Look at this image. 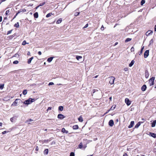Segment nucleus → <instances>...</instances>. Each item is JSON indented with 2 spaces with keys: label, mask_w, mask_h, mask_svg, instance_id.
<instances>
[{
  "label": "nucleus",
  "mask_w": 156,
  "mask_h": 156,
  "mask_svg": "<svg viewBox=\"0 0 156 156\" xmlns=\"http://www.w3.org/2000/svg\"><path fill=\"white\" fill-rule=\"evenodd\" d=\"M34 99L29 98L28 100H25L24 101L23 103L25 105H28L31 103L32 102H34Z\"/></svg>",
  "instance_id": "nucleus-1"
},
{
  "label": "nucleus",
  "mask_w": 156,
  "mask_h": 156,
  "mask_svg": "<svg viewBox=\"0 0 156 156\" xmlns=\"http://www.w3.org/2000/svg\"><path fill=\"white\" fill-rule=\"evenodd\" d=\"M20 99H16L15 101L13 102L12 106H16L17 105V104L20 102Z\"/></svg>",
  "instance_id": "nucleus-2"
},
{
  "label": "nucleus",
  "mask_w": 156,
  "mask_h": 156,
  "mask_svg": "<svg viewBox=\"0 0 156 156\" xmlns=\"http://www.w3.org/2000/svg\"><path fill=\"white\" fill-rule=\"evenodd\" d=\"M115 79V78L114 76H112L109 77V83L111 84H113L114 83Z\"/></svg>",
  "instance_id": "nucleus-3"
},
{
  "label": "nucleus",
  "mask_w": 156,
  "mask_h": 156,
  "mask_svg": "<svg viewBox=\"0 0 156 156\" xmlns=\"http://www.w3.org/2000/svg\"><path fill=\"white\" fill-rule=\"evenodd\" d=\"M8 18L7 17H4L2 23V24L4 25H7L9 24V22H7Z\"/></svg>",
  "instance_id": "nucleus-4"
},
{
  "label": "nucleus",
  "mask_w": 156,
  "mask_h": 156,
  "mask_svg": "<svg viewBox=\"0 0 156 156\" xmlns=\"http://www.w3.org/2000/svg\"><path fill=\"white\" fill-rule=\"evenodd\" d=\"M154 77H152L149 80V83L150 86H151L154 84Z\"/></svg>",
  "instance_id": "nucleus-5"
},
{
  "label": "nucleus",
  "mask_w": 156,
  "mask_h": 156,
  "mask_svg": "<svg viewBox=\"0 0 156 156\" xmlns=\"http://www.w3.org/2000/svg\"><path fill=\"white\" fill-rule=\"evenodd\" d=\"M86 147V145H83L82 143H80V144L78 145V147L80 149L83 148V149H84Z\"/></svg>",
  "instance_id": "nucleus-6"
},
{
  "label": "nucleus",
  "mask_w": 156,
  "mask_h": 156,
  "mask_svg": "<svg viewBox=\"0 0 156 156\" xmlns=\"http://www.w3.org/2000/svg\"><path fill=\"white\" fill-rule=\"evenodd\" d=\"M125 101L128 106H129L131 104V102L128 98H126L125 99Z\"/></svg>",
  "instance_id": "nucleus-7"
},
{
  "label": "nucleus",
  "mask_w": 156,
  "mask_h": 156,
  "mask_svg": "<svg viewBox=\"0 0 156 156\" xmlns=\"http://www.w3.org/2000/svg\"><path fill=\"white\" fill-rule=\"evenodd\" d=\"M149 55V50H146L144 53V57L145 58H147Z\"/></svg>",
  "instance_id": "nucleus-8"
},
{
  "label": "nucleus",
  "mask_w": 156,
  "mask_h": 156,
  "mask_svg": "<svg viewBox=\"0 0 156 156\" xmlns=\"http://www.w3.org/2000/svg\"><path fill=\"white\" fill-rule=\"evenodd\" d=\"M64 118V115L61 114H59L58 115V118L61 119H63Z\"/></svg>",
  "instance_id": "nucleus-9"
},
{
  "label": "nucleus",
  "mask_w": 156,
  "mask_h": 156,
  "mask_svg": "<svg viewBox=\"0 0 156 156\" xmlns=\"http://www.w3.org/2000/svg\"><path fill=\"white\" fill-rule=\"evenodd\" d=\"M108 124L110 126H112L114 124V121L112 120H111L108 122Z\"/></svg>",
  "instance_id": "nucleus-10"
},
{
  "label": "nucleus",
  "mask_w": 156,
  "mask_h": 156,
  "mask_svg": "<svg viewBox=\"0 0 156 156\" xmlns=\"http://www.w3.org/2000/svg\"><path fill=\"white\" fill-rule=\"evenodd\" d=\"M134 121H131L130 122V125H129V126H128V128H132L133 126L134 125Z\"/></svg>",
  "instance_id": "nucleus-11"
},
{
  "label": "nucleus",
  "mask_w": 156,
  "mask_h": 156,
  "mask_svg": "<svg viewBox=\"0 0 156 156\" xmlns=\"http://www.w3.org/2000/svg\"><path fill=\"white\" fill-rule=\"evenodd\" d=\"M153 33V31L151 30H149L148 31L146 34L147 36H148L150 35V34H152Z\"/></svg>",
  "instance_id": "nucleus-12"
},
{
  "label": "nucleus",
  "mask_w": 156,
  "mask_h": 156,
  "mask_svg": "<svg viewBox=\"0 0 156 156\" xmlns=\"http://www.w3.org/2000/svg\"><path fill=\"white\" fill-rule=\"evenodd\" d=\"M16 117H14L10 118V121L12 122H14L16 121Z\"/></svg>",
  "instance_id": "nucleus-13"
},
{
  "label": "nucleus",
  "mask_w": 156,
  "mask_h": 156,
  "mask_svg": "<svg viewBox=\"0 0 156 156\" xmlns=\"http://www.w3.org/2000/svg\"><path fill=\"white\" fill-rule=\"evenodd\" d=\"M149 135L151 136L154 138H156V134L152 133H150Z\"/></svg>",
  "instance_id": "nucleus-14"
},
{
  "label": "nucleus",
  "mask_w": 156,
  "mask_h": 156,
  "mask_svg": "<svg viewBox=\"0 0 156 156\" xmlns=\"http://www.w3.org/2000/svg\"><path fill=\"white\" fill-rule=\"evenodd\" d=\"M154 40L153 39H151L149 42V44L148 45V46L150 47L151 45H152L154 43Z\"/></svg>",
  "instance_id": "nucleus-15"
},
{
  "label": "nucleus",
  "mask_w": 156,
  "mask_h": 156,
  "mask_svg": "<svg viewBox=\"0 0 156 156\" xmlns=\"http://www.w3.org/2000/svg\"><path fill=\"white\" fill-rule=\"evenodd\" d=\"M146 86L145 85H144L142 87L141 90L142 91H144L146 90Z\"/></svg>",
  "instance_id": "nucleus-16"
},
{
  "label": "nucleus",
  "mask_w": 156,
  "mask_h": 156,
  "mask_svg": "<svg viewBox=\"0 0 156 156\" xmlns=\"http://www.w3.org/2000/svg\"><path fill=\"white\" fill-rule=\"evenodd\" d=\"M143 123L142 122H139L135 126V128H138L140 125L141 123Z\"/></svg>",
  "instance_id": "nucleus-17"
},
{
  "label": "nucleus",
  "mask_w": 156,
  "mask_h": 156,
  "mask_svg": "<svg viewBox=\"0 0 156 156\" xmlns=\"http://www.w3.org/2000/svg\"><path fill=\"white\" fill-rule=\"evenodd\" d=\"M33 58L34 57H32L29 59L27 62L28 63V64H30L31 62V61L33 59Z\"/></svg>",
  "instance_id": "nucleus-18"
},
{
  "label": "nucleus",
  "mask_w": 156,
  "mask_h": 156,
  "mask_svg": "<svg viewBox=\"0 0 156 156\" xmlns=\"http://www.w3.org/2000/svg\"><path fill=\"white\" fill-rule=\"evenodd\" d=\"M79 121L82 122L83 121V119L81 116H80L78 119Z\"/></svg>",
  "instance_id": "nucleus-19"
},
{
  "label": "nucleus",
  "mask_w": 156,
  "mask_h": 156,
  "mask_svg": "<svg viewBox=\"0 0 156 156\" xmlns=\"http://www.w3.org/2000/svg\"><path fill=\"white\" fill-rule=\"evenodd\" d=\"M62 131L63 133H68V132L64 128H62Z\"/></svg>",
  "instance_id": "nucleus-20"
},
{
  "label": "nucleus",
  "mask_w": 156,
  "mask_h": 156,
  "mask_svg": "<svg viewBox=\"0 0 156 156\" xmlns=\"http://www.w3.org/2000/svg\"><path fill=\"white\" fill-rule=\"evenodd\" d=\"M156 124V120H155L152 123L151 126L152 127H154L155 126Z\"/></svg>",
  "instance_id": "nucleus-21"
},
{
  "label": "nucleus",
  "mask_w": 156,
  "mask_h": 156,
  "mask_svg": "<svg viewBox=\"0 0 156 156\" xmlns=\"http://www.w3.org/2000/svg\"><path fill=\"white\" fill-rule=\"evenodd\" d=\"M53 57H50L49 58H48V59H47V61L49 62H51L52 61V60H53Z\"/></svg>",
  "instance_id": "nucleus-22"
},
{
  "label": "nucleus",
  "mask_w": 156,
  "mask_h": 156,
  "mask_svg": "<svg viewBox=\"0 0 156 156\" xmlns=\"http://www.w3.org/2000/svg\"><path fill=\"white\" fill-rule=\"evenodd\" d=\"M34 18H37L38 17V13L37 12H36L34 14Z\"/></svg>",
  "instance_id": "nucleus-23"
},
{
  "label": "nucleus",
  "mask_w": 156,
  "mask_h": 156,
  "mask_svg": "<svg viewBox=\"0 0 156 156\" xmlns=\"http://www.w3.org/2000/svg\"><path fill=\"white\" fill-rule=\"evenodd\" d=\"M79 127L77 125H75L73 126V128L74 129H76L78 128Z\"/></svg>",
  "instance_id": "nucleus-24"
},
{
  "label": "nucleus",
  "mask_w": 156,
  "mask_h": 156,
  "mask_svg": "<svg viewBox=\"0 0 156 156\" xmlns=\"http://www.w3.org/2000/svg\"><path fill=\"white\" fill-rule=\"evenodd\" d=\"M48 153V150L47 149H45L44 152V153L45 155L47 154Z\"/></svg>",
  "instance_id": "nucleus-25"
},
{
  "label": "nucleus",
  "mask_w": 156,
  "mask_h": 156,
  "mask_svg": "<svg viewBox=\"0 0 156 156\" xmlns=\"http://www.w3.org/2000/svg\"><path fill=\"white\" fill-rule=\"evenodd\" d=\"M134 60H132L131 63L129 64V67H131L134 64Z\"/></svg>",
  "instance_id": "nucleus-26"
},
{
  "label": "nucleus",
  "mask_w": 156,
  "mask_h": 156,
  "mask_svg": "<svg viewBox=\"0 0 156 156\" xmlns=\"http://www.w3.org/2000/svg\"><path fill=\"white\" fill-rule=\"evenodd\" d=\"M62 21V20L61 18L59 19L56 22V23L57 24H59Z\"/></svg>",
  "instance_id": "nucleus-27"
},
{
  "label": "nucleus",
  "mask_w": 156,
  "mask_h": 156,
  "mask_svg": "<svg viewBox=\"0 0 156 156\" xmlns=\"http://www.w3.org/2000/svg\"><path fill=\"white\" fill-rule=\"evenodd\" d=\"M145 76L146 78H147L149 77L148 73L147 71L145 72Z\"/></svg>",
  "instance_id": "nucleus-28"
},
{
  "label": "nucleus",
  "mask_w": 156,
  "mask_h": 156,
  "mask_svg": "<svg viewBox=\"0 0 156 156\" xmlns=\"http://www.w3.org/2000/svg\"><path fill=\"white\" fill-rule=\"evenodd\" d=\"M115 107H116V105H113L112 106L111 108H110V110H114L115 108Z\"/></svg>",
  "instance_id": "nucleus-29"
},
{
  "label": "nucleus",
  "mask_w": 156,
  "mask_h": 156,
  "mask_svg": "<svg viewBox=\"0 0 156 156\" xmlns=\"http://www.w3.org/2000/svg\"><path fill=\"white\" fill-rule=\"evenodd\" d=\"M132 39L130 38H127L125 41V42H127L131 41Z\"/></svg>",
  "instance_id": "nucleus-30"
},
{
  "label": "nucleus",
  "mask_w": 156,
  "mask_h": 156,
  "mask_svg": "<svg viewBox=\"0 0 156 156\" xmlns=\"http://www.w3.org/2000/svg\"><path fill=\"white\" fill-rule=\"evenodd\" d=\"M63 109V108L62 106H60L58 107V110L60 111H62Z\"/></svg>",
  "instance_id": "nucleus-31"
},
{
  "label": "nucleus",
  "mask_w": 156,
  "mask_h": 156,
  "mask_svg": "<svg viewBox=\"0 0 156 156\" xmlns=\"http://www.w3.org/2000/svg\"><path fill=\"white\" fill-rule=\"evenodd\" d=\"M23 95H25L27 93V90H24L23 91Z\"/></svg>",
  "instance_id": "nucleus-32"
},
{
  "label": "nucleus",
  "mask_w": 156,
  "mask_h": 156,
  "mask_svg": "<svg viewBox=\"0 0 156 156\" xmlns=\"http://www.w3.org/2000/svg\"><path fill=\"white\" fill-rule=\"evenodd\" d=\"M76 58L77 60H79L80 59L82 58V57L80 56H76Z\"/></svg>",
  "instance_id": "nucleus-33"
},
{
  "label": "nucleus",
  "mask_w": 156,
  "mask_h": 156,
  "mask_svg": "<svg viewBox=\"0 0 156 156\" xmlns=\"http://www.w3.org/2000/svg\"><path fill=\"white\" fill-rule=\"evenodd\" d=\"M52 14L51 13H49L47 15L46 17L47 18L51 16Z\"/></svg>",
  "instance_id": "nucleus-34"
},
{
  "label": "nucleus",
  "mask_w": 156,
  "mask_h": 156,
  "mask_svg": "<svg viewBox=\"0 0 156 156\" xmlns=\"http://www.w3.org/2000/svg\"><path fill=\"white\" fill-rule=\"evenodd\" d=\"M4 84H0V89H2L4 87Z\"/></svg>",
  "instance_id": "nucleus-35"
},
{
  "label": "nucleus",
  "mask_w": 156,
  "mask_h": 156,
  "mask_svg": "<svg viewBox=\"0 0 156 156\" xmlns=\"http://www.w3.org/2000/svg\"><path fill=\"white\" fill-rule=\"evenodd\" d=\"M145 3V1L144 0H142L141 2V5H143Z\"/></svg>",
  "instance_id": "nucleus-36"
},
{
  "label": "nucleus",
  "mask_w": 156,
  "mask_h": 156,
  "mask_svg": "<svg viewBox=\"0 0 156 156\" xmlns=\"http://www.w3.org/2000/svg\"><path fill=\"white\" fill-rule=\"evenodd\" d=\"M10 149V147H9V146H6L5 147L4 149L5 150H7V149L9 150Z\"/></svg>",
  "instance_id": "nucleus-37"
},
{
  "label": "nucleus",
  "mask_w": 156,
  "mask_h": 156,
  "mask_svg": "<svg viewBox=\"0 0 156 156\" xmlns=\"http://www.w3.org/2000/svg\"><path fill=\"white\" fill-rule=\"evenodd\" d=\"M26 43H27V42H26V41H24L22 43V45H25Z\"/></svg>",
  "instance_id": "nucleus-38"
},
{
  "label": "nucleus",
  "mask_w": 156,
  "mask_h": 156,
  "mask_svg": "<svg viewBox=\"0 0 156 156\" xmlns=\"http://www.w3.org/2000/svg\"><path fill=\"white\" fill-rule=\"evenodd\" d=\"M14 26L15 27H19V24L18 23H16L15 24Z\"/></svg>",
  "instance_id": "nucleus-39"
},
{
  "label": "nucleus",
  "mask_w": 156,
  "mask_h": 156,
  "mask_svg": "<svg viewBox=\"0 0 156 156\" xmlns=\"http://www.w3.org/2000/svg\"><path fill=\"white\" fill-rule=\"evenodd\" d=\"M144 46H143L142 48H141V50L140 52V54H139V55H140V54H142V51H143V49H144Z\"/></svg>",
  "instance_id": "nucleus-40"
},
{
  "label": "nucleus",
  "mask_w": 156,
  "mask_h": 156,
  "mask_svg": "<svg viewBox=\"0 0 156 156\" xmlns=\"http://www.w3.org/2000/svg\"><path fill=\"white\" fill-rule=\"evenodd\" d=\"M18 62H19L18 61L16 60L13 62V63L14 64H17L18 63Z\"/></svg>",
  "instance_id": "nucleus-41"
},
{
  "label": "nucleus",
  "mask_w": 156,
  "mask_h": 156,
  "mask_svg": "<svg viewBox=\"0 0 156 156\" xmlns=\"http://www.w3.org/2000/svg\"><path fill=\"white\" fill-rule=\"evenodd\" d=\"M79 14H80L79 12H76L74 14V15L75 16H77Z\"/></svg>",
  "instance_id": "nucleus-42"
},
{
  "label": "nucleus",
  "mask_w": 156,
  "mask_h": 156,
  "mask_svg": "<svg viewBox=\"0 0 156 156\" xmlns=\"http://www.w3.org/2000/svg\"><path fill=\"white\" fill-rule=\"evenodd\" d=\"M74 153L73 152H71L70 154V156H74Z\"/></svg>",
  "instance_id": "nucleus-43"
},
{
  "label": "nucleus",
  "mask_w": 156,
  "mask_h": 156,
  "mask_svg": "<svg viewBox=\"0 0 156 156\" xmlns=\"http://www.w3.org/2000/svg\"><path fill=\"white\" fill-rule=\"evenodd\" d=\"M131 51H132V52H133V51H134V48L133 47H132L131 48Z\"/></svg>",
  "instance_id": "nucleus-44"
},
{
  "label": "nucleus",
  "mask_w": 156,
  "mask_h": 156,
  "mask_svg": "<svg viewBox=\"0 0 156 156\" xmlns=\"http://www.w3.org/2000/svg\"><path fill=\"white\" fill-rule=\"evenodd\" d=\"M52 109V108L50 107H49L48 108L47 110V111L48 112L49 110H51Z\"/></svg>",
  "instance_id": "nucleus-45"
},
{
  "label": "nucleus",
  "mask_w": 156,
  "mask_h": 156,
  "mask_svg": "<svg viewBox=\"0 0 156 156\" xmlns=\"http://www.w3.org/2000/svg\"><path fill=\"white\" fill-rule=\"evenodd\" d=\"M10 39V37L9 36H8L7 37V39H5V41L6 42H7L8 41H7L9 40V39Z\"/></svg>",
  "instance_id": "nucleus-46"
},
{
  "label": "nucleus",
  "mask_w": 156,
  "mask_h": 156,
  "mask_svg": "<svg viewBox=\"0 0 156 156\" xmlns=\"http://www.w3.org/2000/svg\"><path fill=\"white\" fill-rule=\"evenodd\" d=\"M8 132H9L8 131H5L2 132V134H5L6 133H7Z\"/></svg>",
  "instance_id": "nucleus-47"
},
{
  "label": "nucleus",
  "mask_w": 156,
  "mask_h": 156,
  "mask_svg": "<svg viewBox=\"0 0 156 156\" xmlns=\"http://www.w3.org/2000/svg\"><path fill=\"white\" fill-rule=\"evenodd\" d=\"M124 70L125 71H128V69L127 68H124Z\"/></svg>",
  "instance_id": "nucleus-48"
},
{
  "label": "nucleus",
  "mask_w": 156,
  "mask_h": 156,
  "mask_svg": "<svg viewBox=\"0 0 156 156\" xmlns=\"http://www.w3.org/2000/svg\"><path fill=\"white\" fill-rule=\"evenodd\" d=\"M88 26V24H87L85 25V26L83 27V28H87Z\"/></svg>",
  "instance_id": "nucleus-49"
},
{
  "label": "nucleus",
  "mask_w": 156,
  "mask_h": 156,
  "mask_svg": "<svg viewBox=\"0 0 156 156\" xmlns=\"http://www.w3.org/2000/svg\"><path fill=\"white\" fill-rule=\"evenodd\" d=\"M54 83L53 82H50L49 83L48 85H54Z\"/></svg>",
  "instance_id": "nucleus-50"
},
{
  "label": "nucleus",
  "mask_w": 156,
  "mask_h": 156,
  "mask_svg": "<svg viewBox=\"0 0 156 156\" xmlns=\"http://www.w3.org/2000/svg\"><path fill=\"white\" fill-rule=\"evenodd\" d=\"M33 121V120L31 119H29L28 120L27 122H29V121H30V122H31V121Z\"/></svg>",
  "instance_id": "nucleus-51"
},
{
  "label": "nucleus",
  "mask_w": 156,
  "mask_h": 156,
  "mask_svg": "<svg viewBox=\"0 0 156 156\" xmlns=\"http://www.w3.org/2000/svg\"><path fill=\"white\" fill-rule=\"evenodd\" d=\"M101 30H104V26L103 25L101 26Z\"/></svg>",
  "instance_id": "nucleus-52"
},
{
  "label": "nucleus",
  "mask_w": 156,
  "mask_h": 156,
  "mask_svg": "<svg viewBox=\"0 0 156 156\" xmlns=\"http://www.w3.org/2000/svg\"><path fill=\"white\" fill-rule=\"evenodd\" d=\"M45 3L44 2V3H42V4H40V5L39 6H43V5H44L45 4Z\"/></svg>",
  "instance_id": "nucleus-53"
},
{
  "label": "nucleus",
  "mask_w": 156,
  "mask_h": 156,
  "mask_svg": "<svg viewBox=\"0 0 156 156\" xmlns=\"http://www.w3.org/2000/svg\"><path fill=\"white\" fill-rule=\"evenodd\" d=\"M38 54L39 55H41V52L40 51H39L38 52Z\"/></svg>",
  "instance_id": "nucleus-54"
},
{
  "label": "nucleus",
  "mask_w": 156,
  "mask_h": 156,
  "mask_svg": "<svg viewBox=\"0 0 156 156\" xmlns=\"http://www.w3.org/2000/svg\"><path fill=\"white\" fill-rule=\"evenodd\" d=\"M2 20V16H0V22H1Z\"/></svg>",
  "instance_id": "nucleus-55"
},
{
  "label": "nucleus",
  "mask_w": 156,
  "mask_h": 156,
  "mask_svg": "<svg viewBox=\"0 0 156 156\" xmlns=\"http://www.w3.org/2000/svg\"><path fill=\"white\" fill-rule=\"evenodd\" d=\"M123 156H128L126 153H125L124 154Z\"/></svg>",
  "instance_id": "nucleus-56"
},
{
  "label": "nucleus",
  "mask_w": 156,
  "mask_h": 156,
  "mask_svg": "<svg viewBox=\"0 0 156 156\" xmlns=\"http://www.w3.org/2000/svg\"><path fill=\"white\" fill-rule=\"evenodd\" d=\"M6 12H7V13H9V10H7Z\"/></svg>",
  "instance_id": "nucleus-57"
},
{
  "label": "nucleus",
  "mask_w": 156,
  "mask_h": 156,
  "mask_svg": "<svg viewBox=\"0 0 156 156\" xmlns=\"http://www.w3.org/2000/svg\"><path fill=\"white\" fill-rule=\"evenodd\" d=\"M154 31H156V25L154 27Z\"/></svg>",
  "instance_id": "nucleus-58"
},
{
  "label": "nucleus",
  "mask_w": 156,
  "mask_h": 156,
  "mask_svg": "<svg viewBox=\"0 0 156 156\" xmlns=\"http://www.w3.org/2000/svg\"><path fill=\"white\" fill-rule=\"evenodd\" d=\"M118 44V42H115V46L116 45H117Z\"/></svg>",
  "instance_id": "nucleus-59"
},
{
  "label": "nucleus",
  "mask_w": 156,
  "mask_h": 156,
  "mask_svg": "<svg viewBox=\"0 0 156 156\" xmlns=\"http://www.w3.org/2000/svg\"><path fill=\"white\" fill-rule=\"evenodd\" d=\"M10 34V30H9V31H8V32H7V35H8V34Z\"/></svg>",
  "instance_id": "nucleus-60"
},
{
  "label": "nucleus",
  "mask_w": 156,
  "mask_h": 156,
  "mask_svg": "<svg viewBox=\"0 0 156 156\" xmlns=\"http://www.w3.org/2000/svg\"><path fill=\"white\" fill-rule=\"evenodd\" d=\"M110 110H108V111H107V112H106V113H106V114H107V113H108L109 112V111H110Z\"/></svg>",
  "instance_id": "nucleus-61"
},
{
  "label": "nucleus",
  "mask_w": 156,
  "mask_h": 156,
  "mask_svg": "<svg viewBox=\"0 0 156 156\" xmlns=\"http://www.w3.org/2000/svg\"><path fill=\"white\" fill-rule=\"evenodd\" d=\"M109 99H110V101H111L112 100V97H110Z\"/></svg>",
  "instance_id": "nucleus-62"
},
{
  "label": "nucleus",
  "mask_w": 156,
  "mask_h": 156,
  "mask_svg": "<svg viewBox=\"0 0 156 156\" xmlns=\"http://www.w3.org/2000/svg\"><path fill=\"white\" fill-rule=\"evenodd\" d=\"M2 123L1 122H0V126H1L2 125Z\"/></svg>",
  "instance_id": "nucleus-63"
},
{
  "label": "nucleus",
  "mask_w": 156,
  "mask_h": 156,
  "mask_svg": "<svg viewBox=\"0 0 156 156\" xmlns=\"http://www.w3.org/2000/svg\"><path fill=\"white\" fill-rule=\"evenodd\" d=\"M8 14V13H7V12H6L5 13V14L6 16H7Z\"/></svg>",
  "instance_id": "nucleus-64"
}]
</instances>
